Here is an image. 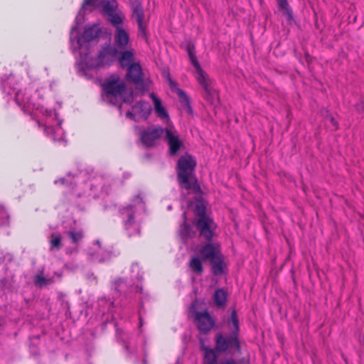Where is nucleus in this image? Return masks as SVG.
<instances>
[{
  "instance_id": "f257e3e1",
  "label": "nucleus",
  "mask_w": 364,
  "mask_h": 364,
  "mask_svg": "<svg viewBox=\"0 0 364 364\" xmlns=\"http://www.w3.org/2000/svg\"><path fill=\"white\" fill-rule=\"evenodd\" d=\"M228 326L230 330L228 334L220 332L215 335V350L220 353L230 351L231 353H240V325L235 310L231 312L230 319L228 321Z\"/></svg>"
},
{
  "instance_id": "f03ea898",
  "label": "nucleus",
  "mask_w": 364,
  "mask_h": 364,
  "mask_svg": "<svg viewBox=\"0 0 364 364\" xmlns=\"http://www.w3.org/2000/svg\"><path fill=\"white\" fill-rule=\"evenodd\" d=\"M196 161L190 154L181 156L177 162V179L180 186L194 193L200 192V188L195 176Z\"/></svg>"
},
{
  "instance_id": "7ed1b4c3",
  "label": "nucleus",
  "mask_w": 364,
  "mask_h": 364,
  "mask_svg": "<svg viewBox=\"0 0 364 364\" xmlns=\"http://www.w3.org/2000/svg\"><path fill=\"white\" fill-rule=\"evenodd\" d=\"M186 50L190 61L196 70V80L203 87L204 98L211 105H215L218 102L219 95L217 90L214 87L213 80L200 66L196 55L194 47L188 46Z\"/></svg>"
},
{
  "instance_id": "20e7f679",
  "label": "nucleus",
  "mask_w": 364,
  "mask_h": 364,
  "mask_svg": "<svg viewBox=\"0 0 364 364\" xmlns=\"http://www.w3.org/2000/svg\"><path fill=\"white\" fill-rule=\"evenodd\" d=\"M198 218L195 220V226L199 231L200 236L208 242L212 240L214 235L215 223L211 218L206 215V208L201 202H198L194 209Z\"/></svg>"
},
{
  "instance_id": "39448f33",
  "label": "nucleus",
  "mask_w": 364,
  "mask_h": 364,
  "mask_svg": "<svg viewBox=\"0 0 364 364\" xmlns=\"http://www.w3.org/2000/svg\"><path fill=\"white\" fill-rule=\"evenodd\" d=\"M102 86L106 97L110 100L112 97L117 98L119 97L122 98L124 102H129V98H132V95L128 99L124 97L127 91L126 83L121 80L117 74L112 75L107 78Z\"/></svg>"
},
{
  "instance_id": "423d86ee",
  "label": "nucleus",
  "mask_w": 364,
  "mask_h": 364,
  "mask_svg": "<svg viewBox=\"0 0 364 364\" xmlns=\"http://www.w3.org/2000/svg\"><path fill=\"white\" fill-rule=\"evenodd\" d=\"M119 215L129 237L140 235L141 228L135 220V206L134 205L130 204L119 208Z\"/></svg>"
},
{
  "instance_id": "0eeeda50",
  "label": "nucleus",
  "mask_w": 364,
  "mask_h": 364,
  "mask_svg": "<svg viewBox=\"0 0 364 364\" xmlns=\"http://www.w3.org/2000/svg\"><path fill=\"white\" fill-rule=\"evenodd\" d=\"M129 5L132 11L131 17L137 23L139 36L147 41L148 32L142 4L139 0H129Z\"/></svg>"
},
{
  "instance_id": "6e6552de",
  "label": "nucleus",
  "mask_w": 364,
  "mask_h": 364,
  "mask_svg": "<svg viewBox=\"0 0 364 364\" xmlns=\"http://www.w3.org/2000/svg\"><path fill=\"white\" fill-rule=\"evenodd\" d=\"M118 54L117 48L105 43L99 51L96 62L90 66L94 68L110 66L117 59Z\"/></svg>"
},
{
  "instance_id": "1a4fd4ad",
  "label": "nucleus",
  "mask_w": 364,
  "mask_h": 364,
  "mask_svg": "<svg viewBox=\"0 0 364 364\" xmlns=\"http://www.w3.org/2000/svg\"><path fill=\"white\" fill-rule=\"evenodd\" d=\"M194 322L200 333L207 335L215 326V321L210 315L208 310L203 311H195L193 312Z\"/></svg>"
},
{
  "instance_id": "9d476101",
  "label": "nucleus",
  "mask_w": 364,
  "mask_h": 364,
  "mask_svg": "<svg viewBox=\"0 0 364 364\" xmlns=\"http://www.w3.org/2000/svg\"><path fill=\"white\" fill-rule=\"evenodd\" d=\"M164 132H166V129L161 127H149L144 129L140 134L141 143L146 147H152L155 145L156 140L161 138Z\"/></svg>"
},
{
  "instance_id": "9b49d317",
  "label": "nucleus",
  "mask_w": 364,
  "mask_h": 364,
  "mask_svg": "<svg viewBox=\"0 0 364 364\" xmlns=\"http://www.w3.org/2000/svg\"><path fill=\"white\" fill-rule=\"evenodd\" d=\"M127 70L126 78L129 82L135 85L144 84V75L139 63L131 65Z\"/></svg>"
},
{
  "instance_id": "f8f14e48",
  "label": "nucleus",
  "mask_w": 364,
  "mask_h": 364,
  "mask_svg": "<svg viewBox=\"0 0 364 364\" xmlns=\"http://www.w3.org/2000/svg\"><path fill=\"white\" fill-rule=\"evenodd\" d=\"M164 139L168 145V151L171 156L176 155L183 146V141L179 139L178 136L171 129H166Z\"/></svg>"
},
{
  "instance_id": "ddd939ff",
  "label": "nucleus",
  "mask_w": 364,
  "mask_h": 364,
  "mask_svg": "<svg viewBox=\"0 0 364 364\" xmlns=\"http://www.w3.org/2000/svg\"><path fill=\"white\" fill-rule=\"evenodd\" d=\"M101 32V29L95 25L85 28L83 33L77 39L79 48L82 47L84 43L90 42L98 38Z\"/></svg>"
},
{
  "instance_id": "4468645a",
  "label": "nucleus",
  "mask_w": 364,
  "mask_h": 364,
  "mask_svg": "<svg viewBox=\"0 0 364 364\" xmlns=\"http://www.w3.org/2000/svg\"><path fill=\"white\" fill-rule=\"evenodd\" d=\"M129 42L128 33L122 27H117L114 35V44L117 49L124 50Z\"/></svg>"
},
{
  "instance_id": "2eb2a0df",
  "label": "nucleus",
  "mask_w": 364,
  "mask_h": 364,
  "mask_svg": "<svg viewBox=\"0 0 364 364\" xmlns=\"http://www.w3.org/2000/svg\"><path fill=\"white\" fill-rule=\"evenodd\" d=\"M132 109L136 114L139 119H142L145 120L151 113V107L148 102L139 101L132 107Z\"/></svg>"
},
{
  "instance_id": "dca6fc26",
  "label": "nucleus",
  "mask_w": 364,
  "mask_h": 364,
  "mask_svg": "<svg viewBox=\"0 0 364 364\" xmlns=\"http://www.w3.org/2000/svg\"><path fill=\"white\" fill-rule=\"evenodd\" d=\"M200 254L203 260L210 261L221 254V252L216 245L212 243H207L202 246L200 250Z\"/></svg>"
},
{
  "instance_id": "f3484780",
  "label": "nucleus",
  "mask_w": 364,
  "mask_h": 364,
  "mask_svg": "<svg viewBox=\"0 0 364 364\" xmlns=\"http://www.w3.org/2000/svg\"><path fill=\"white\" fill-rule=\"evenodd\" d=\"M183 223L180 225L179 234L183 240L188 238L193 237L196 235V231L193 227L186 223V213L184 212L182 215Z\"/></svg>"
},
{
  "instance_id": "a211bd4d",
  "label": "nucleus",
  "mask_w": 364,
  "mask_h": 364,
  "mask_svg": "<svg viewBox=\"0 0 364 364\" xmlns=\"http://www.w3.org/2000/svg\"><path fill=\"white\" fill-rule=\"evenodd\" d=\"M119 63L122 68H128L134 62V52L133 49L123 50L118 58Z\"/></svg>"
},
{
  "instance_id": "6ab92c4d",
  "label": "nucleus",
  "mask_w": 364,
  "mask_h": 364,
  "mask_svg": "<svg viewBox=\"0 0 364 364\" xmlns=\"http://www.w3.org/2000/svg\"><path fill=\"white\" fill-rule=\"evenodd\" d=\"M210 262L213 274L222 275L224 273L225 264L223 262V256L222 254H220Z\"/></svg>"
},
{
  "instance_id": "aec40b11",
  "label": "nucleus",
  "mask_w": 364,
  "mask_h": 364,
  "mask_svg": "<svg viewBox=\"0 0 364 364\" xmlns=\"http://www.w3.org/2000/svg\"><path fill=\"white\" fill-rule=\"evenodd\" d=\"M201 349L204 352L203 364H217L218 355L213 349L205 347L203 344Z\"/></svg>"
},
{
  "instance_id": "412c9836",
  "label": "nucleus",
  "mask_w": 364,
  "mask_h": 364,
  "mask_svg": "<svg viewBox=\"0 0 364 364\" xmlns=\"http://www.w3.org/2000/svg\"><path fill=\"white\" fill-rule=\"evenodd\" d=\"M150 97L154 104V109L157 116L161 119H166L168 117V112L165 108L161 105V100L159 99L154 93L150 94Z\"/></svg>"
},
{
  "instance_id": "4be33fe9",
  "label": "nucleus",
  "mask_w": 364,
  "mask_h": 364,
  "mask_svg": "<svg viewBox=\"0 0 364 364\" xmlns=\"http://www.w3.org/2000/svg\"><path fill=\"white\" fill-rule=\"evenodd\" d=\"M176 94L178 97L180 104L183 109L188 114H192L193 109L191 106L190 99L183 90H177Z\"/></svg>"
},
{
  "instance_id": "5701e85b",
  "label": "nucleus",
  "mask_w": 364,
  "mask_h": 364,
  "mask_svg": "<svg viewBox=\"0 0 364 364\" xmlns=\"http://www.w3.org/2000/svg\"><path fill=\"white\" fill-rule=\"evenodd\" d=\"M214 301L215 305L218 308H223L226 305L227 302V293L223 289H218L215 291L214 295Z\"/></svg>"
},
{
  "instance_id": "b1692460",
  "label": "nucleus",
  "mask_w": 364,
  "mask_h": 364,
  "mask_svg": "<svg viewBox=\"0 0 364 364\" xmlns=\"http://www.w3.org/2000/svg\"><path fill=\"white\" fill-rule=\"evenodd\" d=\"M112 289L119 294H126L128 289V284L125 279L117 278L112 282Z\"/></svg>"
},
{
  "instance_id": "393cba45",
  "label": "nucleus",
  "mask_w": 364,
  "mask_h": 364,
  "mask_svg": "<svg viewBox=\"0 0 364 364\" xmlns=\"http://www.w3.org/2000/svg\"><path fill=\"white\" fill-rule=\"evenodd\" d=\"M189 267L198 276L202 275L203 267L200 259L198 257H193L189 262Z\"/></svg>"
},
{
  "instance_id": "a878e982",
  "label": "nucleus",
  "mask_w": 364,
  "mask_h": 364,
  "mask_svg": "<svg viewBox=\"0 0 364 364\" xmlns=\"http://www.w3.org/2000/svg\"><path fill=\"white\" fill-rule=\"evenodd\" d=\"M50 250H59L62 246V237L59 233L53 232L50 239Z\"/></svg>"
},
{
  "instance_id": "bb28decb",
  "label": "nucleus",
  "mask_w": 364,
  "mask_h": 364,
  "mask_svg": "<svg viewBox=\"0 0 364 364\" xmlns=\"http://www.w3.org/2000/svg\"><path fill=\"white\" fill-rule=\"evenodd\" d=\"M117 8V3L116 0L107 1L103 4L102 12L105 16H108L109 14L115 13Z\"/></svg>"
},
{
  "instance_id": "cd10ccee",
  "label": "nucleus",
  "mask_w": 364,
  "mask_h": 364,
  "mask_svg": "<svg viewBox=\"0 0 364 364\" xmlns=\"http://www.w3.org/2000/svg\"><path fill=\"white\" fill-rule=\"evenodd\" d=\"M66 234L71 239L72 243L77 246L84 237V233L82 230H69Z\"/></svg>"
},
{
  "instance_id": "c85d7f7f",
  "label": "nucleus",
  "mask_w": 364,
  "mask_h": 364,
  "mask_svg": "<svg viewBox=\"0 0 364 364\" xmlns=\"http://www.w3.org/2000/svg\"><path fill=\"white\" fill-rule=\"evenodd\" d=\"M279 7L283 11V13L289 18H292V11L290 9L287 0H277Z\"/></svg>"
},
{
  "instance_id": "c756f323",
  "label": "nucleus",
  "mask_w": 364,
  "mask_h": 364,
  "mask_svg": "<svg viewBox=\"0 0 364 364\" xmlns=\"http://www.w3.org/2000/svg\"><path fill=\"white\" fill-rule=\"evenodd\" d=\"M107 16L108 21L112 23V26L117 27H121L120 25L123 23V19L120 16V15L117 13H113L109 14Z\"/></svg>"
},
{
  "instance_id": "7c9ffc66",
  "label": "nucleus",
  "mask_w": 364,
  "mask_h": 364,
  "mask_svg": "<svg viewBox=\"0 0 364 364\" xmlns=\"http://www.w3.org/2000/svg\"><path fill=\"white\" fill-rule=\"evenodd\" d=\"M9 224V215L5 208L0 205V227L6 226Z\"/></svg>"
},
{
  "instance_id": "2f4dec72",
  "label": "nucleus",
  "mask_w": 364,
  "mask_h": 364,
  "mask_svg": "<svg viewBox=\"0 0 364 364\" xmlns=\"http://www.w3.org/2000/svg\"><path fill=\"white\" fill-rule=\"evenodd\" d=\"M51 282V279H47L41 274H37L34 279L35 284L39 287H43V285L50 284Z\"/></svg>"
},
{
  "instance_id": "473e14b6",
  "label": "nucleus",
  "mask_w": 364,
  "mask_h": 364,
  "mask_svg": "<svg viewBox=\"0 0 364 364\" xmlns=\"http://www.w3.org/2000/svg\"><path fill=\"white\" fill-rule=\"evenodd\" d=\"M97 3L98 0H84L81 10L85 9L86 6L96 8L98 6Z\"/></svg>"
},
{
  "instance_id": "72a5a7b5",
  "label": "nucleus",
  "mask_w": 364,
  "mask_h": 364,
  "mask_svg": "<svg viewBox=\"0 0 364 364\" xmlns=\"http://www.w3.org/2000/svg\"><path fill=\"white\" fill-rule=\"evenodd\" d=\"M356 111L358 114H364V99L361 98L360 101L355 105Z\"/></svg>"
},
{
  "instance_id": "f704fd0d",
  "label": "nucleus",
  "mask_w": 364,
  "mask_h": 364,
  "mask_svg": "<svg viewBox=\"0 0 364 364\" xmlns=\"http://www.w3.org/2000/svg\"><path fill=\"white\" fill-rule=\"evenodd\" d=\"M167 80H168L170 88L171 89V90L173 92L176 93V90H181L180 88L178 87L177 82H176L175 81L172 80V79L171 78V77L169 75H168Z\"/></svg>"
},
{
  "instance_id": "c9c22d12",
  "label": "nucleus",
  "mask_w": 364,
  "mask_h": 364,
  "mask_svg": "<svg viewBox=\"0 0 364 364\" xmlns=\"http://www.w3.org/2000/svg\"><path fill=\"white\" fill-rule=\"evenodd\" d=\"M131 271L132 272H136V277L138 279H141L142 276L139 273V266L138 263H133L131 267Z\"/></svg>"
},
{
  "instance_id": "e433bc0d",
  "label": "nucleus",
  "mask_w": 364,
  "mask_h": 364,
  "mask_svg": "<svg viewBox=\"0 0 364 364\" xmlns=\"http://www.w3.org/2000/svg\"><path fill=\"white\" fill-rule=\"evenodd\" d=\"M126 117L129 119H131L135 121V122L139 121V118L137 117L136 114H135V112L134 111L133 112L128 111L126 113Z\"/></svg>"
},
{
  "instance_id": "4c0bfd02",
  "label": "nucleus",
  "mask_w": 364,
  "mask_h": 364,
  "mask_svg": "<svg viewBox=\"0 0 364 364\" xmlns=\"http://www.w3.org/2000/svg\"><path fill=\"white\" fill-rule=\"evenodd\" d=\"M30 351L35 357H38L40 355V351L38 347L34 345L30 346Z\"/></svg>"
},
{
  "instance_id": "58836bf2",
  "label": "nucleus",
  "mask_w": 364,
  "mask_h": 364,
  "mask_svg": "<svg viewBox=\"0 0 364 364\" xmlns=\"http://www.w3.org/2000/svg\"><path fill=\"white\" fill-rule=\"evenodd\" d=\"M326 119H328L330 121L334 129H337L338 123L332 116L329 115L328 117H326Z\"/></svg>"
},
{
  "instance_id": "ea45409f",
  "label": "nucleus",
  "mask_w": 364,
  "mask_h": 364,
  "mask_svg": "<svg viewBox=\"0 0 364 364\" xmlns=\"http://www.w3.org/2000/svg\"><path fill=\"white\" fill-rule=\"evenodd\" d=\"M223 364H238V363L235 359L230 358L223 362Z\"/></svg>"
},
{
  "instance_id": "a19ab883",
  "label": "nucleus",
  "mask_w": 364,
  "mask_h": 364,
  "mask_svg": "<svg viewBox=\"0 0 364 364\" xmlns=\"http://www.w3.org/2000/svg\"><path fill=\"white\" fill-rule=\"evenodd\" d=\"M87 278H88V279H90L91 282H95V284H97V277H96V276H95V274H92H92H90L88 275V277H87Z\"/></svg>"
},
{
  "instance_id": "79ce46f5",
  "label": "nucleus",
  "mask_w": 364,
  "mask_h": 364,
  "mask_svg": "<svg viewBox=\"0 0 364 364\" xmlns=\"http://www.w3.org/2000/svg\"><path fill=\"white\" fill-rule=\"evenodd\" d=\"M53 131V127H46V126L44 127V132L46 133V134L49 135V134H52Z\"/></svg>"
},
{
  "instance_id": "37998d69",
  "label": "nucleus",
  "mask_w": 364,
  "mask_h": 364,
  "mask_svg": "<svg viewBox=\"0 0 364 364\" xmlns=\"http://www.w3.org/2000/svg\"><path fill=\"white\" fill-rule=\"evenodd\" d=\"M60 183L61 184H65L66 183V179L64 178H60L59 180H56L55 181V183Z\"/></svg>"
},
{
  "instance_id": "c03bdc74",
  "label": "nucleus",
  "mask_w": 364,
  "mask_h": 364,
  "mask_svg": "<svg viewBox=\"0 0 364 364\" xmlns=\"http://www.w3.org/2000/svg\"><path fill=\"white\" fill-rule=\"evenodd\" d=\"M135 200L136 202H139L141 204H144L143 200L139 196H136Z\"/></svg>"
},
{
  "instance_id": "a18cd8bd",
  "label": "nucleus",
  "mask_w": 364,
  "mask_h": 364,
  "mask_svg": "<svg viewBox=\"0 0 364 364\" xmlns=\"http://www.w3.org/2000/svg\"><path fill=\"white\" fill-rule=\"evenodd\" d=\"M17 103H20V95L17 93L16 95V99Z\"/></svg>"
},
{
  "instance_id": "49530a36",
  "label": "nucleus",
  "mask_w": 364,
  "mask_h": 364,
  "mask_svg": "<svg viewBox=\"0 0 364 364\" xmlns=\"http://www.w3.org/2000/svg\"><path fill=\"white\" fill-rule=\"evenodd\" d=\"M199 341H200V342L202 344L203 343V339H202L201 338H199Z\"/></svg>"
},
{
  "instance_id": "de8ad7c7",
  "label": "nucleus",
  "mask_w": 364,
  "mask_h": 364,
  "mask_svg": "<svg viewBox=\"0 0 364 364\" xmlns=\"http://www.w3.org/2000/svg\"><path fill=\"white\" fill-rule=\"evenodd\" d=\"M139 320H140V323H141V325H142V318H141V316H140V318H139Z\"/></svg>"
},
{
  "instance_id": "09e8293b",
  "label": "nucleus",
  "mask_w": 364,
  "mask_h": 364,
  "mask_svg": "<svg viewBox=\"0 0 364 364\" xmlns=\"http://www.w3.org/2000/svg\"><path fill=\"white\" fill-rule=\"evenodd\" d=\"M73 251H74V252H77V248H75V249L73 250Z\"/></svg>"
},
{
  "instance_id": "8fccbe9b",
  "label": "nucleus",
  "mask_w": 364,
  "mask_h": 364,
  "mask_svg": "<svg viewBox=\"0 0 364 364\" xmlns=\"http://www.w3.org/2000/svg\"><path fill=\"white\" fill-rule=\"evenodd\" d=\"M168 208L169 210H171V205H169V206L168 207Z\"/></svg>"
}]
</instances>
